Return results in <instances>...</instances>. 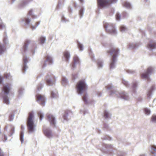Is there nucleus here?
<instances>
[{"label": "nucleus", "instance_id": "nucleus-60", "mask_svg": "<svg viewBox=\"0 0 156 156\" xmlns=\"http://www.w3.org/2000/svg\"><path fill=\"white\" fill-rule=\"evenodd\" d=\"M61 3L60 2V1H59L58 2V4L56 6V9H58L60 8V6L61 5Z\"/></svg>", "mask_w": 156, "mask_h": 156}, {"label": "nucleus", "instance_id": "nucleus-45", "mask_svg": "<svg viewBox=\"0 0 156 156\" xmlns=\"http://www.w3.org/2000/svg\"><path fill=\"white\" fill-rule=\"evenodd\" d=\"M126 72L129 74H134L136 72L135 70L130 69H127L126 70Z\"/></svg>", "mask_w": 156, "mask_h": 156}, {"label": "nucleus", "instance_id": "nucleus-54", "mask_svg": "<svg viewBox=\"0 0 156 156\" xmlns=\"http://www.w3.org/2000/svg\"><path fill=\"white\" fill-rule=\"evenodd\" d=\"M115 18L117 20L119 21L120 19L121 15L118 12L116 13L115 15Z\"/></svg>", "mask_w": 156, "mask_h": 156}, {"label": "nucleus", "instance_id": "nucleus-19", "mask_svg": "<svg viewBox=\"0 0 156 156\" xmlns=\"http://www.w3.org/2000/svg\"><path fill=\"white\" fill-rule=\"evenodd\" d=\"M147 47L150 51L156 49V42L155 41L151 40L147 45Z\"/></svg>", "mask_w": 156, "mask_h": 156}, {"label": "nucleus", "instance_id": "nucleus-53", "mask_svg": "<svg viewBox=\"0 0 156 156\" xmlns=\"http://www.w3.org/2000/svg\"><path fill=\"white\" fill-rule=\"evenodd\" d=\"M95 95L97 96L98 97H101L102 96V93L101 92L97 91L94 93Z\"/></svg>", "mask_w": 156, "mask_h": 156}, {"label": "nucleus", "instance_id": "nucleus-28", "mask_svg": "<svg viewBox=\"0 0 156 156\" xmlns=\"http://www.w3.org/2000/svg\"><path fill=\"white\" fill-rule=\"evenodd\" d=\"M51 97L52 98H56L58 97V93L57 91H52L51 92Z\"/></svg>", "mask_w": 156, "mask_h": 156}, {"label": "nucleus", "instance_id": "nucleus-32", "mask_svg": "<svg viewBox=\"0 0 156 156\" xmlns=\"http://www.w3.org/2000/svg\"><path fill=\"white\" fill-rule=\"evenodd\" d=\"M85 10V8L83 7H82L79 10V15L80 18H82L83 17Z\"/></svg>", "mask_w": 156, "mask_h": 156}, {"label": "nucleus", "instance_id": "nucleus-64", "mask_svg": "<svg viewBox=\"0 0 156 156\" xmlns=\"http://www.w3.org/2000/svg\"><path fill=\"white\" fill-rule=\"evenodd\" d=\"M2 150L0 148V156H4L3 154L2 153Z\"/></svg>", "mask_w": 156, "mask_h": 156}, {"label": "nucleus", "instance_id": "nucleus-44", "mask_svg": "<svg viewBox=\"0 0 156 156\" xmlns=\"http://www.w3.org/2000/svg\"><path fill=\"white\" fill-rule=\"evenodd\" d=\"M24 92V89L22 87H20L18 90V93L20 96H22Z\"/></svg>", "mask_w": 156, "mask_h": 156}, {"label": "nucleus", "instance_id": "nucleus-4", "mask_svg": "<svg viewBox=\"0 0 156 156\" xmlns=\"http://www.w3.org/2000/svg\"><path fill=\"white\" fill-rule=\"evenodd\" d=\"M119 51V49L118 48H112L110 50L107 51V53H109L110 55L112 56V58L110 64V68L111 70L113 69L116 67V58L118 56Z\"/></svg>", "mask_w": 156, "mask_h": 156}, {"label": "nucleus", "instance_id": "nucleus-36", "mask_svg": "<svg viewBox=\"0 0 156 156\" xmlns=\"http://www.w3.org/2000/svg\"><path fill=\"white\" fill-rule=\"evenodd\" d=\"M144 111L146 115H148L151 114L150 110L147 108H144Z\"/></svg>", "mask_w": 156, "mask_h": 156}, {"label": "nucleus", "instance_id": "nucleus-47", "mask_svg": "<svg viewBox=\"0 0 156 156\" xmlns=\"http://www.w3.org/2000/svg\"><path fill=\"white\" fill-rule=\"evenodd\" d=\"M115 10L114 8L111 9L108 12L109 15L110 16H112L115 13Z\"/></svg>", "mask_w": 156, "mask_h": 156}, {"label": "nucleus", "instance_id": "nucleus-48", "mask_svg": "<svg viewBox=\"0 0 156 156\" xmlns=\"http://www.w3.org/2000/svg\"><path fill=\"white\" fill-rule=\"evenodd\" d=\"M88 111L87 110L83 108V109H81L80 111V113L81 114H83L84 115L88 113Z\"/></svg>", "mask_w": 156, "mask_h": 156}, {"label": "nucleus", "instance_id": "nucleus-42", "mask_svg": "<svg viewBox=\"0 0 156 156\" xmlns=\"http://www.w3.org/2000/svg\"><path fill=\"white\" fill-rule=\"evenodd\" d=\"M38 115L40 118L41 121L43 118L44 114L41 111H39L38 112Z\"/></svg>", "mask_w": 156, "mask_h": 156}, {"label": "nucleus", "instance_id": "nucleus-25", "mask_svg": "<svg viewBox=\"0 0 156 156\" xmlns=\"http://www.w3.org/2000/svg\"><path fill=\"white\" fill-rule=\"evenodd\" d=\"M64 57L66 61L69 62L70 57L69 52L68 51H66L64 53Z\"/></svg>", "mask_w": 156, "mask_h": 156}, {"label": "nucleus", "instance_id": "nucleus-59", "mask_svg": "<svg viewBox=\"0 0 156 156\" xmlns=\"http://www.w3.org/2000/svg\"><path fill=\"white\" fill-rule=\"evenodd\" d=\"M152 150H153V151H151V152L154 154H156V148L154 147H152L151 148Z\"/></svg>", "mask_w": 156, "mask_h": 156}, {"label": "nucleus", "instance_id": "nucleus-63", "mask_svg": "<svg viewBox=\"0 0 156 156\" xmlns=\"http://www.w3.org/2000/svg\"><path fill=\"white\" fill-rule=\"evenodd\" d=\"M68 11L70 13H71L72 12V8L71 7H70L69 6L68 8Z\"/></svg>", "mask_w": 156, "mask_h": 156}, {"label": "nucleus", "instance_id": "nucleus-18", "mask_svg": "<svg viewBox=\"0 0 156 156\" xmlns=\"http://www.w3.org/2000/svg\"><path fill=\"white\" fill-rule=\"evenodd\" d=\"M43 130L44 134L47 137L51 138L52 137V131L50 128H45L43 126Z\"/></svg>", "mask_w": 156, "mask_h": 156}, {"label": "nucleus", "instance_id": "nucleus-3", "mask_svg": "<svg viewBox=\"0 0 156 156\" xmlns=\"http://www.w3.org/2000/svg\"><path fill=\"white\" fill-rule=\"evenodd\" d=\"M106 88L107 90H110L109 92L110 95L115 94L117 97H119L121 99L125 100H128L129 98V95L128 93L124 91L119 92L117 91L115 88L112 84L108 85L106 86Z\"/></svg>", "mask_w": 156, "mask_h": 156}, {"label": "nucleus", "instance_id": "nucleus-56", "mask_svg": "<svg viewBox=\"0 0 156 156\" xmlns=\"http://www.w3.org/2000/svg\"><path fill=\"white\" fill-rule=\"evenodd\" d=\"M14 114H11L9 115V120L10 121H12L14 118Z\"/></svg>", "mask_w": 156, "mask_h": 156}, {"label": "nucleus", "instance_id": "nucleus-38", "mask_svg": "<svg viewBox=\"0 0 156 156\" xmlns=\"http://www.w3.org/2000/svg\"><path fill=\"white\" fill-rule=\"evenodd\" d=\"M120 29L121 31L122 32H125L127 30V28L124 25H121L120 26Z\"/></svg>", "mask_w": 156, "mask_h": 156}, {"label": "nucleus", "instance_id": "nucleus-2", "mask_svg": "<svg viewBox=\"0 0 156 156\" xmlns=\"http://www.w3.org/2000/svg\"><path fill=\"white\" fill-rule=\"evenodd\" d=\"M76 88L77 92L79 95H81L83 93L82 100L85 104H88V95L86 92L87 85L84 80H82L78 82L76 85Z\"/></svg>", "mask_w": 156, "mask_h": 156}, {"label": "nucleus", "instance_id": "nucleus-1", "mask_svg": "<svg viewBox=\"0 0 156 156\" xmlns=\"http://www.w3.org/2000/svg\"><path fill=\"white\" fill-rule=\"evenodd\" d=\"M31 43L32 44L30 51L33 55L35 54V51L37 48V44L34 41H32L27 39L24 42L23 48H22V53L24 56L23 57V65L22 67V71L24 74L25 73L27 69L28 68V66L27 65V64L28 62V58H27L26 56H24V53L27 51L28 48V46Z\"/></svg>", "mask_w": 156, "mask_h": 156}, {"label": "nucleus", "instance_id": "nucleus-29", "mask_svg": "<svg viewBox=\"0 0 156 156\" xmlns=\"http://www.w3.org/2000/svg\"><path fill=\"white\" fill-rule=\"evenodd\" d=\"M69 81L67 78L64 76L62 78V84L63 86H66L68 84Z\"/></svg>", "mask_w": 156, "mask_h": 156}, {"label": "nucleus", "instance_id": "nucleus-13", "mask_svg": "<svg viewBox=\"0 0 156 156\" xmlns=\"http://www.w3.org/2000/svg\"><path fill=\"white\" fill-rule=\"evenodd\" d=\"M36 101L40 105L43 106L45 103L46 98L45 97L41 95L37 94L36 95Z\"/></svg>", "mask_w": 156, "mask_h": 156}, {"label": "nucleus", "instance_id": "nucleus-46", "mask_svg": "<svg viewBox=\"0 0 156 156\" xmlns=\"http://www.w3.org/2000/svg\"><path fill=\"white\" fill-rule=\"evenodd\" d=\"M15 128L14 126L12 127L10 130V134L9 135V136H12L15 133Z\"/></svg>", "mask_w": 156, "mask_h": 156}, {"label": "nucleus", "instance_id": "nucleus-14", "mask_svg": "<svg viewBox=\"0 0 156 156\" xmlns=\"http://www.w3.org/2000/svg\"><path fill=\"white\" fill-rule=\"evenodd\" d=\"M53 62L52 57L50 55H47L45 57V60L43 62L42 65V68L45 67L47 65H51Z\"/></svg>", "mask_w": 156, "mask_h": 156}, {"label": "nucleus", "instance_id": "nucleus-10", "mask_svg": "<svg viewBox=\"0 0 156 156\" xmlns=\"http://www.w3.org/2000/svg\"><path fill=\"white\" fill-rule=\"evenodd\" d=\"M55 78L54 76L51 74L50 73H47L45 79L46 84L49 86H52L55 83Z\"/></svg>", "mask_w": 156, "mask_h": 156}, {"label": "nucleus", "instance_id": "nucleus-55", "mask_svg": "<svg viewBox=\"0 0 156 156\" xmlns=\"http://www.w3.org/2000/svg\"><path fill=\"white\" fill-rule=\"evenodd\" d=\"M43 85L41 83H40L37 86V90L38 91H39L43 87Z\"/></svg>", "mask_w": 156, "mask_h": 156}, {"label": "nucleus", "instance_id": "nucleus-40", "mask_svg": "<svg viewBox=\"0 0 156 156\" xmlns=\"http://www.w3.org/2000/svg\"><path fill=\"white\" fill-rule=\"evenodd\" d=\"M40 23V21H38L36 23V26H34L33 25H31L30 27L32 29V30H34L39 25V24Z\"/></svg>", "mask_w": 156, "mask_h": 156}, {"label": "nucleus", "instance_id": "nucleus-8", "mask_svg": "<svg viewBox=\"0 0 156 156\" xmlns=\"http://www.w3.org/2000/svg\"><path fill=\"white\" fill-rule=\"evenodd\" d=\"M103 26L106 31L112 34H115L116 31L114 24L108 23L105 21L103 22Z\"/></svg>", "mask_w": 156, "mask_h": 156}, {"label": "nucleus", "instance_id": "nucleus-17", "mask_svg": "<svg viewBox=\"0 0 156 156\" xmlns=\"http://www.w3.org/2000/svg\"><path fill=\"white\" fill-rule=\"evenodd\" d=\"M32 0H23L19 4L17 8L19 9H21L25 8L29 3Z\"/></svg>", "mask_w": 156, "mask_h": 156}, {"label": "nucleus", "instance_id": "nucleus-27", "mask_svg": "<svg viewBox=\"0 0 156 156\" xmlns=\"http://www.w3.org/2000/svg\"><path fill=\"white\" fill-rule=\"evenodd\" d=\"M123 5L126 8L130 9L132 8V5L129 2L126 1L122 3Z\"/></svg>", "mask_w": 156, "mask_h": 156}, {"label": "nucleus", "instance_id": "nucleus-23", "mask_svg": "<svg viewBox=\"0 0 156 156\" xmlns=\"http://www.w3.org/2000/svg\"><path fill=\"white\" fill-rule=\"evenodd\" d=\"M138 45L136 43H130L127 45V48L131 49H136L138 48Z\"/></svg>", "mask_w": 156, "mask_h": 156}, {"label": "nucleus", "instance_id": "nucleus-16", "mask_svg": "<svg viewBox=\"0 0 156 156\" xmlns=\"http://www.w3.org/2000/svg\"><path fill=\"white\" fill-rule=\"evenodd\" d=\"M80 60L79 58L77 55L74 56L73 59V61L71 64V69L74 70L76 67V66L77 64L80 65Z\"/></svg>", "mask_w": 156, "mask_h": 156}, {"label": "nucleus", "instance_id": "nucleus-20", "mask_svg": "<svg viewBox=\"0 0 156 156\" xmlns=\"http://www.w3.org/2000/svg\"><path fill=\"white\" fill-rule=\"evenodd\" d=\"M138 84V82L134 80L132 83L131 88L132 92L134 94H136V89H137Z\"/></svg>", "mask_w": 156, "mask_h": 156}, {"label": "nucleus", "instance_id": "nucleus-30", "mask_svg": "<svg viewBox=\"0 0 156 156\" xmlns=\"http://www.w3.org/2000/svg\"><path fill=\"white\" fill-rule=\"evenodd\" d=\"M88 53L92 60L95 62V60L94 58V55L91 51V49L90 48H89L88 49Z\"/></svg>", "mask_w": 156, "mask_h": 156}, {"label": "nucleus", "instance_id": "nucleus-22", "mask_svg": "<svg viewBox=\"0 0 156 156\" xmlns=\"http://www.w3.org/2000/svg\"><path fill=\"white\" fill-rule=\"evenodd\" d=\"M24 127L23 125H21V130L20 132V140L21 143H23L24 141L23 137L24 136Z\"/></svg>", "mask_w": 156, "mask_h": 156}, {"label": "nucleus", "instance_id": "nucleus-5", "mask_svg": "<svg viewBox=\"0 0 156 156\" xmlns=\"http://www.w3.org/2000/svg\"><path fill=\"white\" fill-rule=\"evenodd\" d=\"M10 89L8 84L4 85L2 89V91L0 93V98L2 99L3 102L7 105L9 103L8 95Z\"/></svg>", "mask_w": 156, "mask_h": 156}, {"label": "nucleus", "instance_id": "nucleus-33", "mask_svg": "<svg viewBox=\"0 0 156 156\" xmlns=\"http://www.w3.org/2000/svg\"><path fill=\"white\" fill-rule=\"evenodd\" d=\"M103 61L101 59H98L97 61V65L99 69L101 68L103 66Z\"/></svg>", "mask_w": 156, "mask_h": 156}, {"label": "nucleus", "instance_id": "nucleus-11", "mask_svg": "<svg viewBox=\"0 0 156 156\" xmlns=\"http://www.w3.org/2000/svg\"><path fill=\"white\" fill-rule=\"evenodd\" d=\"M153 70L154 68L153 67H149L145 72L141 74V77L143 79L149 81L150 79V76L151 75Z\"/></svg>", "mask_w": 156, "mask_h": 156}, {"label": "nucleus", "instance_id": "nucleus-50", "mask_svg": "<svg viewBox=\"0 0 156 156\" xmlns=\"http://www.w3.org/2000/svg\"><path fill=\"white\" fill-rule=\"evenodd\" d=\"M4 77L6 79L11 80L12 76H11L9 73H6L4 74Z\"/></svg>", "mask_w": 156, "mask_h": 156}, {"label": "nucleus", "instance_id": "nucleus-51", "mask_svg": "<svg viewBox=\"0 0 156 156\" xmlns=\"http://www.w3.org/2000/svg\"><path fill=\"white\" fill-rule=\"evenodd\" d=\"M102 139L104 140H111V138L108 135L104 136L102 138Z\"/></svg>", "mask_w": 156, "mask_h": 156}, {"label": "nucleus", "instance_id": "nucleus-43", "mask_svg": "<svg viewBox=\"0 0 156 156\" xmlns=\"http://www.w3.org/2000/svg\"><path fill=\"white\" fill-rule=\"evenodd\" d=\"M122 83L126 87H129V85L128 81L125 80L124 79H122Z\"/></svg>", "mask_w": 156, "mask_h": 156}, {"label": "nucleus", "instance_id": "nucleus-9", "mask_svg": "<svg viewBox=\"0 0 156 156\" xmlns=\"http://www.w3.org/2000/svg\"><path fill=\"white\" fill-rule=\"evenodd\" d=\"M3 41L4 45L2 44H0V55L4 52L6 49L5 47L8 45L9 44L7 33L5 32L3 35Z\"/></svg>", "mask_w": 156, "mask_h": 156}, {"label": "nucleus", "instance_id": "nucleus-62", "mask_svg": "<svg viewBox=\"0 0 156 156\" xmlns=\"http://www.w3.org/2000/svg\"><path fill=\"white\" fill-rule=\"evenodd\" d=\"M137 100L139 101H141L142 100V98L141 97H139L137 98Z\"/></svg>", "mask_w": 156, "mask_h": 156}, {"label": "nucleus", "instance_id": "nucleus-34", "mask_svg": "<svg viewBox=\"0 0 156 156\" xmlns=\"http://www.w3.org/2000/svg\"><path fill=\"white\" fill-rule=\"evenodd\" d=\"M33 10L32 9L30 10L28 13V15L29 16H31L33 19L36 18L37 16L33 14Z\"/></svg>", "mask_w": 156, "mask_h": 156}, {"label": "nucleus", "instance_id": "nucleus-49", "mask_svg": "<svg viewBox=\"0 0 156 156\" xmlns=\"http://www.w3.org/2000/svg\"><path fill=\"white\" fill-rule=\"evenodd\" d=\"M129 16L128 14L126 12H123L122 14V17L124 18H127Z\"/></svg>", "mask_w": 156, "mask_h": 156}, {"label": "nucleus", "instance_id": "nucleus-37", "mask_svg": "<svg viewBox=\"0 0 156 156\" xmlns=\"http://www.w3.org/2000/svg\"><path fill=\"white\" fill-rule=\"evenodd\" d=\"M77 44L78 48L80 51H82L83 50V44L80 43L78 41Z\"/></svg>", "mask_w": 156, "mask_h": 156}, {"label": "nucleus", "instance_id": "nucleus-26", "mask_svg": "<svg viewBox=\"0 0 156 156\" xmlns=\"http://www.w3.org/2000/svg\"><path fill=\"white\" fill-rule=\"evenodd\" d=\"M22 21L24 22L25 25H28L29 27V24L31 21V19L28 16L23 19Z\"/></svg>", "mask_w": 156, "mask_h": 156}, {"label": "nucleus", "instance_id": "nucleus-24", "mask_svg": "<svg viewBox=\"0 0 156 156\" xmlns=\"http://www.w3.org/2000/svg\"><path fill=\"white\" fill-rule=\"evenodd\" d=\"M154 90V85L152 86L150 90L148 91L147 93V97L148 99H149L151 98L152 96V92Z\"/></svg>", "mask_w": 156, "mask_h": 156}, {"label": "nucleus", "instance_id": "nucleus-39", "mask_svg": "<svg viewBox=\"0 0 156 156\" xmlns=\"http://www.w3.org/2000/svg\"><path fill=\"white\" fill-rule=\"evenodd\" d=\"M118 156H126V153L124 152L121 151H118L117 152Z\"/></svg>", "mask_w": 156, "mask_h": 156}, {"label": "nucleus", "instance_id": "nucleus-61", "mask_svg": "<svg viewBox=\"0 0 156 156\" xmlns=\"http://www.w3.org/2000/svg\"><path fill=\"white\" fill-rule=\"evenodd\" d=\"M104 128L106 129H108V125L106 123L104 124Z\"/></svg>", "mask_w": 156, "mask_h": 156}, {"label": "nucleus", "instance_id": "nucleus-58", "mask_svg": "<svg viewBox=\"0 0 156 156\" xmlns=\"http://www.w3.org/2000/svg\"><path fill=\"white\" fill-rule=\"evenodd\" d=\"M77 77V75L76 74L73 73L72 75V78L73 80H74Z\"/></svg>", "mask_w": 156, "mask_h": 156}, {"label": "nucleus", "instance_id": "nucleus-41", "mask_svg": "<svg viewBox=\"0 0 156 156\" xmlns=\"http://www.w3.org/2000/svg\"><path fill=\"white\" fill-rule=\"evenodd\" d=\"M151 122L154 123H156V115H153L151 118Z\"/></svg>", "mask_w": 156, "mask_h": 156}, {"label": "nucleus", "instance_id": "nucleus-31", "mask_svg": "<svg viewBox=\"0 0 156 156\" xmlns=\"http://www.w3.org/2000/svg\"><path fill=\"white\" fill-rule=\"evenodd\" d=\"M46 40V37H45L41 36L39 39V42L40 44H43Z\"/></svg>", "mask_w": 156, "mask_h": 156}, {"label": "nucleus", "instance_id": "nucleus-15", "mask_svg": "<svg viewBox=\"0 0 156 156\" xmlns=\"http://www.w3.org/2000/svg\"><path fill=\"white\" fill-rule=\"evenodd\" d=\"M102 146L106 148L107 151H103L104 153L106 154L111 153L113 152V147L112 144H107L105 143L102 144Z\"/></svg>", "mask_w": 156, "mask_h": 156}, {"label": "nucleus", "instance_id": "nucleus-35", "mask_svg": "<svg viewBox=\"0 0 156 156\" xmlns=\"http://www.w3.org/2000/svg\"><path fill=\"white\" fill-rule=\"evenodd\" d=\"M110 114L109 112L106 110H105L104 112V117L106 119H107L110 118Z\"/></svg>", "mask_w": 156, "mask_h": 156}, {"label": "nucleus", "instance_id": "nucleus-57", "mask_svg": "<svg viewBox=\"0 0 156 156\" xmlns=\"http://www.w3.org/2000/svg\"><path fill=\"white\" fill-rule=\"evenodd\" d=\"M62 21V22H68V20L66 19V18L64 17V16L62 15V16L61 17Z\"/></svg>", "mask_w": 156, "mask_h": 156}, {"label": "nucleus", "instance_id": "nucleus-12", "mask_svg": "<svg viewBox=\"0 0 156 156\" xmlns=\"http://www.w3.org/2000/svg\"><path fill=\"white\" fill-rule=\"evenodd\" d=\"M47 119L49 121L51 126L52 127H55L56 120L55 117L54 115L50 114L46 115Z\"/></svg>", "mask_w": 156, "mask_h": 156}, {"label": "nucleus", "instance_id": "nucleus-6", "mask_svg": "<svg viewBox=\"0 0 156 156\" xmlns=\"http://www.w3.org/2000/svg\"><path fill=\"white\" fill-rule=\"evenodd\" d=\"M34 118L33 112H29L27 118V125L28 131L30 133H32L36 130V125L34 124Z\"/></svg>", "mask_w": 156, "mask_h": 156}, {"label": "nucleus", "instance_id": "nucleus-7", "mask_svg": "<svg viewBox=\"0 0 156 156\" xmlns=\"http://www.w3.org/2000/svg\"><path fill=\"white\" fill-rule=\"evenodd\" d=\"M118 0H97L98 11L109 6L110 4H114L117 2Z\"/></svg>", "mask_w": 156, "mask_h": 156}, {"label": "nucleus", "instance_id": "nucleus-21", "mask_svg": "<svg viewBox=\"0 0 156 156\" xmlns=\"http://www.w3.org/2000/svg\"><path fill=\"white\" fill-rule=\"evenodd\" d=\"M70 114H72V112L70 110H66L63 115V118L64 120L68 121L69 120L68 116Z\"/></svg>", "mask_w": 156, "mask_h": 156}, {"label": "nucleus", "instance_id": "nucleus-52", "mask_svg": "<svg viewBox=\"0 0 156 156\" xmlns=\"http://www.w3.org/2000/svg\"><path fill=\"white\" fill-rule=\"evenodd\" d=\"M5 28V25L4 23L1 22H0V30H2Z\"/></svg>", "mask_w": 156, "mask_h": 156}]
</instances>
